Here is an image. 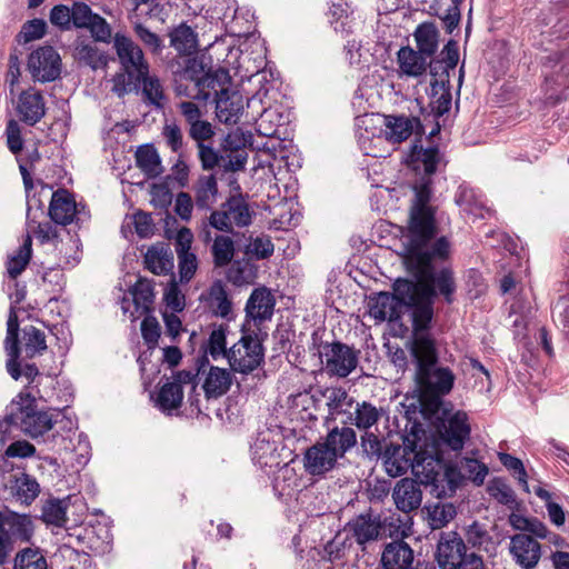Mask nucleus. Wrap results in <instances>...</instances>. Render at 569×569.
I'll return each mask as SVG.
<instances>
[{
    "label": "nucleus",
    "mask_w": 569,
    "mask_h": 569,
    "mask_svg": "<svg viewBox=\"0 0 569 569\" xmlns=\"http://www.w3.org/2000/svg\"><path fill=\"white\" fill-rule=\"evenodd\" d=\"M144 263L154 274H166L173 269V254L163 244L153 246L148 249Z\"/></svg>",
    "instance_id": "34"
},
{
    "label": "nucleus",
    "mask_w": 569,
    "mask_h": 569,
    "mask_svg": "<svg viewBox=\"0 0 569 569\" xmlns=\"http://www.w3.org/2000/svg\"><path fill=\"white\" fill-rule=\"evenodd\" d=\"M3 521L8 535H11V539L14 542H29L31 540L34 528L30 516L10 512L8 516H4Z\"/></svg>",
    "instance_id": "33"
},
{
    "label": "nucleus",
    "mask_w": 569,
    "mask_h": 569,
    "mask_svg": "<svg viewBox=\"0 0 569 569\" xmlns=\"http://www.w3.org/2000/svg\"><path fill=\"white\" fill-rule=\"evenodd\" d=\"M252 134L244 132L240 128L231 130L221 143L223 151H243V149L251 143Z\"/></svg>",
    "instance_id": "59"
},
{
    "label": "nucleus",
    "mask_w": 569,
    "mask_h": 569,
    "mask_svg": "<svg viewBox=\"0 0 569 569\" xmlns=\"http://www.w3.org/2000/svg\"><path fill=\"white\" fill-rule=\"evenodd\" d=\"M130 293L132 296V303L136 308V312L139 315L147 313L154 298L150 282L139 279L130 290Z\"/></svg>",
    "instance_id": "46"
},
{
    "label": "nucleus",
    "mask_w": 569,
    "mask_h": 569,
    "mask_svg": "<svg viewBox=\"0 0 569 569\" xmlns=\"http://www.w3.org/2000/svg\"><path fill=\"white\" fill-rule=\"evenodd\" d=\"M214 101L219 121L227 124L238 122L243 110V98L239 92L221 88Z\"/></svg>",
    "instance_id": "23"
},
{
    "label": "nucleus",
    "mask_w": 569,
    "mask_h": 569,
    "mask_svg": "<svg viewBox=\"0 0 569 569\" xmlns=\"http://www.w3.org/2000/svg\"><path fill=\"white\" fill-rule=\"evenodd\" d=\"M500 462L508 469L517 475L518 481L526 492H529V486L527 481V471L522 461L509 453H499Z\"/></svg>",
    "instance_id": "62"
},
{
    "label": "nucleus",
    "mask_w": 569,
    "mask_h": 569,
    "mask_svg": "<svg viewBox=\"0 0 569 569\" xmlns=\"http://www.w3.org/2000/svg\"><path fill=\"white\" fill-rule=\"evenodd\" d=\"M17 112L21 121L29 126L38 123L46 114V103L42 94L29 89L20 93Z\"/></svg>",
    "instance_id": "21"
},
{
    "label": "nucleus",
    "mask_w": 569,
    "mask_h": 569,
    "mask_svg": "<svg viewBox=\"0 0 569 569\" xmlns=\"http://www.w3.org/2000/svg\"><path fill=\"white\" fill-rule=\"evenodd\" d=\"M303 460L306 470L312 476H318L331 470L338 457L323 442H317L306 451Z\"/></svg>",
    "instance_id": "25"
},
{
    "label": "nucleus",
    "mask_w": 569,
    "mask_h": 569,
    "mask_svg": "<svg viewBox=\"0 0 569 569\" xmlns=\"http://www.w3.org/2000/svg\"><path fill=\"white\" fill-rule=\"evenodd\" d=\"M427 59L426 56L410 47H402L397 53L400 73L412 78H418L426 72L429 66Z\"/></svg>",
    "instance_id": "30"
},
{
    "label": "nucleus",
    "mask_w": 569,
    "mask_h": 569,
    "mask_svg": "<svg viewBox=\"0 0 569 569\" xmlns=\"http://www.w3.org/2000/svg\"><path fill=\"white\" fill-rule=\"evenodd\" d=\"M4 350L8 359L6 368L10 377L14 380L24 377L28 380L27 386L36 383L43 375L39 372L34 363H27L21 369L19 363L20 348H19V319L14 309L11 307L7 320V335L4 339Z\"/></svg>",
    "instance_id": "8"
},
{
    "label": "nucleus",
    "mask_w": 569,
    "mask_h": 569,
    "mask_svg": "<svg viewBox=\"0 0 569 569\" xmlns=\"http://www.w3.org/2000/svg\"><path fill=\"white\" fill-rule=\"evenodd\" d=\"M140 87L144 101L157 108H162L164 102L163 88L160 80L156 76H150V72H148L139 81H137L136 90H138Z\"/></svg>",
    "instance_id": "40"
},
{
    "label": "nucleus",
    "mask_w": 569,
    "mask_h": 569,
    "mask_svg": "<svg viewBox=\"0 0 569 569\" xmlns=\"http://www.w3.org/2000/svg\"><path fill=\"white\" fill-rule=\"evenodd\" d=\"M471 428L465 411L458 410L447 416L443 412L439 436L445 445L453 451H460L469 439Z\"/></svg>",
    "instance_id": "13"
},
{
    "label": "nucleus",
    "mask_w": 569,
    "mask_h": 569,
    "mask_svg": "<svg viewBox=\"0 0 569 569\" xmlns=\"http://www.w3.org/2000/svg\"><path fill=\"white\" fill-rule=\"evenodd\" d=\"M136 162L149 178H156L162 172L159 154L151 146H143L137 150Z\"/></svg>",
    "instance_id": "41"
},
{
    "label": "nucleus",
    "mask_w": 569,
    "mask_h": 569,
    "mask_svg": "<svg viewBox=\"0 0 569 569\" xmlns=\"http://www.w3.org/2000/svg\"><path fill=\"white\" fill-rule=\"evenodd\" d=\"M13 569H48V563L39 549L24 548L16 555Z\"/></svg>",
    "instance_id": "51"
},
{
    "label": "nucleus",
    "mask_w": 569,
    "mask_h": 569,
    "mask_svg": "<svg viewBox=\"0 0 569 569\" xmlns=\"http://www.w3.org/2000/svg\"><path fill=\"white\" fill-rule=\"evenodd\" d=\"M19 393H27L32 399V403H37L39 400L46 403L67 406L72 398L70 387L61 388L60 382L50 375H43L36 383L26 386Z\"/></svg>",
    "instance_id": "14"
},
{
    "label": "nucleus",
    "mask_w": 569,
    "mask_h": 569,
    "mask_svg": "<svg viewBox=\"0 0 569 569\" xmlns=\"http://www.w3.org/2000/svg\"><path fill=\"white\" fill-rule=\"evenodd\" d=\"M381 530L382 527L379 518L371 515H359L347 522L343 529V537L341 533H338L327 543L326 551L331 558H340V552L346 548L347 543L349 547L351 546V538L365 549L368 542L379 539Z\"/></svg>",
    "instance_id": "6"
},
{
    "label": "nucleus",
    "mask_w": 569,
    "mask_h": 569,
    "mask_svg": "<svg viewBox=\"0 0 569 569\" xmlns=\"http://www.w3.org/2000/svg\"><path fill=\"white\" fill-rule=\"evenodd\" d=\"M251 457L256 466L270 470L278 468L282 461L276 441L270 440V433L260 432L251 446Z\"/></svg>",
    "instance_id": "20"
},
{
    "label": "nucleus",
    "mask_w": 569,
    "mask_h": 569,
    "mask_svg": "<svg viewBox=\"0 0 569 569\" xmlns=\"http://www.w3.org/2000/svg\"><path fill=\"white\" fill-rule=\"evenodd\" d=\"M68 499H50L42 507V520L57 527L64 526L67 521Z\"/></svg>",
    "instance_id": "49"
},
{
    "label": "nucleus",
    "mask_w": 569,
    "mask_h": 569,
    "mask_svg": "<svg viewBox=\"0 0 569 569\" xmlns=\"http://www.w3.org/2000/svg\"><path fill=\"white\" fill-rule=\"evenodd\" d=\"M381 565L383 569H415L413 550L402 540L391 541L382 551Z\"/></svg>",
    "instance_id": "24"
},
{
    "label": "nucleus",
    "mask_w": 569,
    "mask_h": 569,
    "mask_svg": "<svg viewBox=\"0 0 569 569\" xmlns=\"http://www.w3.org/2000/svg\"><path fill=\"white\" fill-rule=\"evenodd\" d=\"M274 299L266 288L254 289L247 301V317L256 322L270 320L273 315Z\"/></svg>",
    "instance_id": "27"
},
{
    "label": "nucleus",
    "mask_w": 569,
    "mask_h": 569,
    "mask_svg": "<svg viewBox=\"0 0 569 569\" xmlns=\"http://www.w3.org/2000/svg\"><path fill=\"white\" fill-rule=\"evenodd\" d=\"M32 239L27 234L23 243L19 247L17 252L8 258L7 272L10 278L16 279L27 267L31 258Z\"/></svg>",
    "instance_id": "45"
},
{
    "label": "nucleus",
    "mask_w": 569,
    "mask_h": 569,
    "mask_svg": "<svg viewBox=\"0 0 569 569\" xmlns=\"http://www.w3.org/2000/svg\"><path fill=\"white\" fill-rule=\"evenodd\" d=\"M455 201L461 211L468 216L483 219L491 214V209L487 207L482 194L471 187L459 186Z\"/></svg>",
    "instance_id": "26"
},
{
    "label": "nucleus",
    "mask_w": 569,
    "mask_h": 569,
    "mask_svg": "<svg viewBox=\"0 0 569 569\" xmlns=\"http://www.w3.org/2000/svg\"><path fill=\"white\" fill-rule=\"evenodd\" d=\"M419 130H421V123L417 117L385 116L381 134L391 143H400Z\"/></svg>",
    "instance_id": "19"
},
{
    "label": "nucleus",
    "mask_w": 569,
    "mask_h": 569,
    "mask_svg": "<svg viewBox=\"0 0 569 569\" xmlns=\"http://www.w3.org/2000/svg\"><path fill=\"white\" fill-rule=\"evenodd\" d=\"M469 553L462 538L456 532L441 536L437 547V561L441 569H458Z\"/></svg>",
    "instance_id": "17"
},
{
    "label": "nucleus",
    "mask_w": 569,
    "mask_h": 569,
    "mask_svg": "<svg viewBox=\"0 0 569 569\" xmlns=\"http://www.w3.org/2000/svg\"><path fill=\"white\" fill-rule=\"evenodd\" d=\"M177 256L179 261L180 281L188 282L197 270V257L191 251H178Z\"/></svg>",
    "instance_id": "64"
},
{
    "label": "nucleus",
    "mask_w": 569,
    "mask_h": 569,
    "mask_svg": "<svg viewBox=\"0 0 569 569\" xmlns=\"http://www.w3.org/2000/svg\"><path fill=\"white\" fill-rule=\"evenodd\" d=\"M47 31V22L43 19H32L22 24V28L18 34V41L21 43H28L41 39Z\"/></svg>",
    "instance_id": "58"
},
{
    "label": "nucleus",
    "mask_w": 569,
    "mask_h": 569,
    "mask_svg": "<svg viewBox=\"0 0 569 569\" xmlns=\"http://www.w3.org/2000/svg\"><path fill=\"white\" fill-rule=\"evenodd\" d=\"M196 206L198 209L209 210L217 201L218 183L214 176L199 178L194 186Z\"/></svg>",
    "instance_id": "37"
},
{
    "label": "nucleus",
    "mask_w": 569,
    "mask_h": 569,
    "mask_svg": "<svg viewBox=\"0 0 569 569\" xmlns=\"http://www.w3.org/2000/svg\"><path fill=\"white\" fill-rule=\"evenodd\" d=\"M113 48L120 63V71L111 78V92L119 98L136 91L137 81L149 72V63L142 49L128 36L117 32Z\"/></svg>",
    "instance_id": "5"
},
{
    "label": "nucleus",
    "mask_w": 569,
    "mask_h": 569,
    "mask_svg": "<svg viewBox=\"0 0 569 569\" xmlns=\"http://www.w3.org/2000/svg\"><path fill=\"white\" fill-rule=\"evenodd\" d=\"M213 262L217 267L227 266L234 256V243L228 236H218L211 247Z\"/></svg>",
    "instance_id": "54"
},
{
    "label": "nucleus",
    "mask_w": 569,
    "mask_h": 569,
    "mask_svg": "<svg viewBox=\"0 0 569 569\" xmlns=\"http://www.w3.org/2000/svg\"><path fill=\"white\" fill-rule=\"evenodd\" d=\"M171 46L181 54H191L197 49V34L187 24H180L170 34Z\"/></svg>",
    "instance_id": "44"
},
{
    "label": "nucleus",
    "mask_w": 569,
    "mask_h": 569,
    "mask_svg": "<svg viewBox=\"0 0 569 569\" xmlns=\"http://www.w3.org/2000/svg\"><path fill=\"white\" fill-rule=\"evenodd\" d=\"M9 483L12 495L27 505L31 503L40 491L37 480L23 472L12 475Z\"/></svg>",
    "instance_id": "36"
},
{
    "label": "nucleus",
    "mask_w": 569,
    "mask_h": 569,
    "mask_svg": "<svg viewBox=\"0 0 569 569\" xmlns=\"http://www.w3.org/2000/svg\"><path fill=\"white\" fill-rule=\"evenodd\" d=\"M412 473L420 485L432 486L437 496L451 495L459 486V472L453 467H446L432 456L416 458Z\"/></svg>",
    "instance_id": "7"
},
{
    "label": "nucleus",
    "mask_w": 569,
    "mask_h": 569,
    "mask_svg": "<svg viewBox=\"0 0 569 569\" xmlns=\"http://www.w3.org/2000/svg\"><path fill=\"white\" fill-rule=\"evenodd\" d=\"M490 496L496 499L499 503L507 506L510 509H515L518 506L515 491L512 488L502 479H495L488 487Z\"/></svg>",
    "instance_id": "56"
},
{
    "label": "nucleus",
    "mask_w": 569,
    "mask_h": 569,
    "mask_svg": "<svg viewBox=\"0 0 569 569\" xmlns=\"http://www.w3.org/2000/svg\"><path fill=\"white\" fill-rule=\"evenodd\" d=\"M227 329L228 328L222 325L214 327L204 345L206 353L210 355L213 360L219 358L227 359L229 350L227 349Z\"/></svg>",
    "instance_id": "47"
},
{
    "label": "nucleus",
    "mask_w": 569,
    "mask_h": 569,
    "mask_svg": "<svg viewBox=\"0 0 569 569\" xmlns=\"http://www.w3.org/2000/svg\"><path fill=\"white\" fill-rule=\"evenodd\" d=\"M10 427H16L33 440L42 439L56 452L80 450V457L88 460L90 445L87 436L78 435V447L72 442L71 433L78 428V421L70 416L68 406L63 408L39 409L27 393H18L7 406L0 420V443L9 436Z\"/></svg>",
    "instance_id": "2"
},
{
    "label": "nucleus",
    "mask_w": 569,
    "mask_h": 569,
    "mask_svg": "<svg viewBox=\"0 0 569 569\" xmlns=\"http://www.w3.org/2000/svg\"><path fill=\"white\" fill-rule=\"evenodd\" d=\"M409 351L420 401L437 412L442 405L441 399L453 389L456 375L449 367L439 365L436 340L427 330L412 336Z\"/></svg>",
    "instance_id": "3"
},
{
    "label": "nucleus",
    "mask_w": 569,
    "mask_h": 569,
    "mask_svg": "<svg viewBox=\"0 0 569 569\" xmlns=\"http://www.w3.org/2000/svg\"><path fill=\"white\" fill-rule=\"evenodd\" d=\"M209 302L216 315L227 318L231 313V301L221 281H216L210 287Z\"/></svg>",
    "instance_id": "50"
},
{
    "label": "nucleus",
    "mask_w": 569,
    "mask_h": 569,
    "mask_svg": "<svg viewBox=\"0 0 569 569\" xmlns=\"http://www.w3.org/2000/svg\"><path fill=\"white\" fill-rule=\"evenodd\" d=\"M431 289L415 286V281L398 279L393 293L379 292L369 301V315L377 321H397L403 307L412 309L413 336L425 332L431 322Z\"/></svg>",
    "instance_id": "4"
},
{
    "label": "nucleus",
    "mask_w": 569,
    "mask_h": 569,
    "mask_svg": "<svg viewBox=\"0 0 569 569\" xmlns=\"http://www.w3.org/2000/svg\"><path fill=\"white\" fill-rule=\"evenodd\" d=\"M96 13L84 2H73L71 7V27L86 29Z\"/></svg>",
    "instance_id": "63"
},
{
    "label": "nucleus",
    "mask_w": 569,
    "mask_h": 569,
    "mask_svg": "<svg viewBox=\"0 0 569 569\" xmlns=\"http://www.w3.org/2000/svg\"><path fill=\"white\" fill-rule=\"evenodd\" d=\"M440 161L441 154L437 147L412 146L408 164L416 174L422 173V176L413 184L415 198L410 208L408 231L403 236L402 252L406 269L416 279L415 286L431 289V318L436 296L441 295L446 302L451 303L457 289L453 272L449 268L435 272V263L446 259L450 248L445 237L435 239L437 234L435 210L429 204L431 176Z\"/></svg>",
    "instance_id": "1"
},
{
    "label": "nucleus",
    "mask_w": 569,
    "mask_h": 569,
    "mask_svg": "<svg viewBox=\"0 0 569 569\" xmlns=\"http://www.w3.org/2000/svg\"><path fill=\"white\" fill-rule=\"evenodd\" d=\"M86 29L90 31L97 42L110 43L111 39H113L110 24L98 13H96Z\"/></svg>",
    "instance_id": "61"
},
{
    "label": "nucleus",
    "mask_w": 569,
    "mask_h": 569,
    "mask_svg": "<svg viewBox=\"0 0 569 569\" xmlns=\"http://www.w3.org/2000/svg\"><path fill=\"white\" fill-rule=\"evenodd\" d=\"M54 247L58 250V264L60 267H74L80 261V243L78 238L70 237L68 242L60 240Z\"/></svg>",
    "instance_id": "53"
},
{
    "label": "nucleus",
    "mask_w": 569,
    "mask_h": 569,
    "mask_svg": "<svg viewBox=\"0 0 569 569\" xmlns=\"http://www.w3.org/2000/svg\"><path fill=\"white\" fill-rule=\"evenodd\" d=\"M228 81V72L223 69H219L214 72H207L196 80L194 86L198 89V92L193 97L196 99L207 101L211 97V91H213L216 99L221 88H226L224 84Z\"/></svg>",
    "instance_id": "32"
},
{
    "label": "nucleus",
    "mask_w": 569,
    "mask_h": 569,
    "mask_svg": "<svg viewBox=\"0 0 569 569\" xmlns=\"http://www.w3.org/2000/svg\"><path fill=\"white\" fill-rule=\"evenodd\" d=\"M417 480L403 478L396 485L392 498L399 510L410 512L420 507L422 501V491Z\"/></svg>",
    "instance_id": "22"
},
{
    "label": "nucleus",
    "mask_w": 569,
    "mask_h": 569,
    "mask_svg": "<svg viewBox=\"0 0 569 569\" xmlns=\"http://www.w3.org/2000/svg\"><path fill=\"white\" fill-rule=\"evenodd\" d=\"M448 79H435L431 81V103L438 114H443L449 111L451 107V93L446 87Z\"/></svg>",
    "instance_id": "52"
},
{
    "label": "nucleus",
    "mask_w": 569,
    "mask_h": 569,
    "mask_svg": "<svg viewBox=\"0 0 569 569\" xmlns=\"http://www.w3.org/2000/svg\"><path fill=\"white\" fill-rule=\"evenodd\" d=\"M182 399L183 391L180 383L169 381L160 388L157 405L162 411L170 412L181 406Z\"/></svg>",
    "instance_id": "43"
},
{
    "label": "nucleus",
    "mask_w": 569,
    "mask_h": 569,
    "mask_svg": "<svg viewBox=\"0 0 569 569\" xmlns=\"http://www.w3.org/2000/svg\"><path fill=\"white\" fill-rule=\"evenodd\" d=\"M254 211L241 196H231L219 210L211 212L209 226L223 232H232L233 228H246L251 224Z\"/></svg>",
    "instance_id": "9"
},
{
    "label": "nucleus",
    "mask_w": 569,
    "mask_h": 569,
    "mask_svg": "<svg viewBox=\"0 0 569 569\" xmlns=\"http://www.w3.org/2000/svg\"><path fill=\"white\" fill-rule=\"evenodd\" d=\"M438 30L432 23L420 24L415 32L418 51L430 58L438 48Z\"/></svg>",
    "instance_id": "42"
},
{
    "label": "nucleus",
    "mask_w": 569,
    "mask_h": 569,
    "mask_svg": "<svg viewBox=\"0 0 569 569\" xmlns=\"http://www.w3.org/2000/svg\"><path fill=\"white\" fill-rule=\"evenodd\" d=\"M323 397L327 400L328 410L331 416L345 412L353 402L352 398L342 388L326 389Z\"/></svg>",
    "instance_id": "55"
},
{
    "label": "nucleus",
    "mask_w": 569,
    "mask_h": 569,
    "mask_svg": "<svg viewBox=\"0 0 569 569\" xmlns=\"http://www.w3.org/2000/svg\"><path fill=\"white\" fill-rule=\"evenodd\" d=\"M74 58L78 62L92 70L104 69L109 63V56L87 39L78 38L74 43Z\"/></svg>",
    "instance_id": "28"
},
{
    "label": "nucleus",
    "mask_w": 569,
    "mask_h": 569,
    "mask_svg": "<svg viewBox=\"0 0 569 569\" xmlns=\"http://www.w3.org/2000/svg\"><path fill=\"white\" fill-rule=\"evenodd\" d=\"M322 442L340 459L356 446L357 435L350 427H335L328 432Z\"/></svg>",
    "instance_id": "31"
},
{
    "label": "nucleus",
    "mask_w": 569,
    "mask_h": 569,
    "mask_svg": "<svg viewBox=\"0 0 569 569\" xmlns=\"http://www.w3.org/2000/svg\"><path fill=\"white\" fill-rule=\"evenodd\" d=\"M61 68V57L51 46L39 47L28 59V70L34 81H53L60 76Z\"/></svg>",
    "instance_id": "12"
},
{
    "label": "nucleus",
    "mask_w": 569,
    "mask_h": 569,
    "mask_svg": "<svg viewBox=\"0 0 569 569\" xmlns=\"http://www.w3.org/2000/svg\"><path fill=\"white\" fill-rule=\"evenodd\" d=\"M459 61L458 43L449 40L440 52V59L429 62L430 73L436 77L441 70L440 79L449 80V70H453Z\"/></svg>",
    "instance_id": "35"
},
{
    "label": "nucleus",
    "mask_w": 569,
    "mask_h": 569,
    "mask_svg": "<svg viewBox=\"0 0 569 569\" xmlns=\"http://www.w3.org/2000/svg\"><path fill=\"white\" fill-rule=\"evenodd\" d=\"M46 333L34 326H26L22 329V350L27 358L41 356L47 350Z\"/></svg>",
    "instance_id": "38"
},
{
    "label": "nucleus",
    "mask_w": 569,
    "mask_h": 569,
    "mask_svg": "<svg viewBox=\"0 0 569 569\" xmlns=\"http://www.w3.org/2000/svg\"><path fill=\"white\" fill-rule=\"evenodd\" d=\"M232 385V375L228 369L210 367L202 383L208 399H218L226 395Z\"/></svg>",
    "instance_id": "29"
},
{
    "label": "nucleus",
    "mask_w": 569,
    "mask_h": 569,
    "mask_svg": "<svg viewBox=\"0 0 569 569\" xmlns=\"http://www.w3.org/2000/svg\"><path fill=\"white\" fill-rule=\"evenodd\" d=\"M417 457L418 453L412 449L401 445L391 443L386 447L382 455L386 472L393 478L400 477L409 469L412 470L413 462Z\"/></svg>",
    "instance_id": "18"
},
{
    "label": "nucleus",
    "mask_w": 569,
    "mask_h": 569,
    "mask_svg": "<svg viewBox=\"0 0 569 569\" xmlns=\"http://www.w3.org/2000/svg\"><path fill=\"white\" fill-rule=\"evenodd\" d=\"M509 553L521 569H535L542 556L541 545L528 533L510 537Z\"/></svg>",
    "instance_id": "15"
},
{
    "label": "nucleus",
    "mask_w": 569,
    "mask_h": 569,
    "mask_svg": "<svg viewBox=\"0 0 569 569\" xmlns=\"http://www.w3.org/2000/svg\"><path fill=\"white\" fill-rule=\"evenodd\" d=\"M263 347L256 333H244L227 355L231 370L242 375L254 371L263 362Z\"/></svg>",
    "instance_id": "10"
},
{
    "label": "nucleus",
    "mask_w": 569,
    "mask_h": 569,
    "mask_svg": "<svg viewBox=\"0 0 569 569\" xmlns=\"http://www.w3.org/2000/svg\"><path fill=\"white\" fill-rule=\"evenodd\" d=\"M383 416V410L377 408L370 402L363 401L357 403L355 411L350 416L351 423L359 430H368L375 426Z\"/></svg>",
    "instance_id": "39"
},
{
    "label": "nucleus",
    "mask_w": 569,
    "mask_h": 569,
    "mask_svg": "<svg viewBox=\"0 0 569 569\" xmlns=\"http://www.w3.org/2000/svg\"><path fill=\"white\" fill-rule=\"evenodd\" d=\"M325 357L327 371L340 378L350 375L358 365V352L341 342L328 345Z\"/></svg>",
    "instance_id": "16"
},
{
    "label": "nucleus",
    "mask_w": 569,
    "mask_h": 569,
    "mask_svg": "<svg viewBox=\"0 0 569 569\" xmlns=\"http://www.w3.org/2000/svg\"><path fill=\"white\" fill-rule=\"evenodd\" d=\"M466 539L473 548L483 549L488 551L492 546V539L483 526L478 522L470 525L466 532Z\"/></svg>",
    "instance_id": "57"
},
{
    "label": "nucleus",
    "mask_w": 569,
    "mask_h": 569,
    "mask_svg": "<svg viewBox=\"0 0 569 569\" xmlns=\"http://www.w3.org/2000/svg\"><path fill=\"white\" fill-rule=\"evenodd\" d=\"M34 223V221L27 222L28 233L32 232L41 243H52L56 246L60 241L58 240L57 229L51 222H40L37 226Z\"/></svg>",
    "instance_id": "60"
},
{
    "label": "nucleus",
    "mask_w": 569,
    "mask_h": 569,
    "mask_svg": "<svg viewBox=\"0 0 569 569\" xmlns=\"http://www.w3.org/2000/svg\"><path fill=\"white\" fill-rule=\"evenodd\" d=\"M49 216L58 224L76 223L81 228L90 220V212L84 204L77 203L73 196L66 189L52 193Z\"/></svg>",
    "instance_id": "11"
},
{
    "label": "nucleus",
    "mask_w": 569,
    "mask_h": 569,
    "mask_svg": "<svg viewBox=\"0 0 569 569\" xmlns=\"http://www.w3.org/2000/svg\"><path fill=\"white\" fill-rule=\"evenodd\" d=\"M459 480L463 477L471 480L475 485L480 486L483 483L489 469L488 467L477 459L465 457L459 462Z\"/></svg>",
    "instance_id": "48"
}]
</instances>
